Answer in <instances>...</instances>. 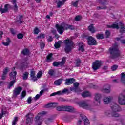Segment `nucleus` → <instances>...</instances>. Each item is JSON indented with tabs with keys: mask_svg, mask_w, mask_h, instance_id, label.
<instances>
[{
	"mask_svg": "<svg viewBox=\"0 0 125 125\" xmlns=\"http://www.w3.org/2000/svg\"><path fill=\"white\" fill-rule=\"evenodd\" d=\"M57 105H58V103H52V108H56L57 107Z\"/></svg>",
	"mask_w": 125,
	"mask_h": 125,
	"instance_id": "60",
	"label": "nucleus"
},
{
	"mask_svg": "<svg viewBox=\"0 0 125 125\" xmlns=\"http://www.w3.org/2000/svg\"><path fill=\"white\" fill-rule=\"evenodd\" d=\"M30 75L33 82H36L38 80L37 77H36V71H35V69H32L30 70Z\"/></svg>",
	"mask_w": 125,
	"mask_h": 125,
	"instance_id": "15",
	"label": "nucleus"
},
{
	"mask_svg": "<svg viewBox=\"0 0 125 125\" xmlns=\"http://www.w3.org/2000/svg\"><path fill=\"white\" fill-rule=\"evenodd\" d=\"M64 111L69 112V113H73V112H75V108L72 106H64Z\"/></svg>",
	"mask_w": 125,
	"mask_h": 125,
	"instance_id": "16",
	"label": "nucleus"
},
{
	"mask_svg": "<svg viewBox=\"0 0 125 125\" xmlns=\"http://www.w3.org/2000/svg\"><path fill=\"white\" fill-rule=\"evenodd\" d=\"M25 117L27 118L26 120V124L31 125L33 123V120L34 119V115L32 113L27 114Z\"/></svg>",
	"mask_w": 125,
	"mask_h": 125,
	"instance_id": "8",
	"label": "nucleus"
},
{
	"mask_svg": "<svg viewBox=\"0 0 125 125\" xmlns=\"http://www.w3.org/2000/svg\"><path fill=\"white\" fill-rule=\"evenodd\" d=\"M62 83V79H59L54 82V84L56 86H58V85H60Z\"/></svg>",
	"mask_w": 125,
	"mask_h": 125,
	"instance_id": "24",
	"label": "nucleus"
},
{
	"mask_svg": "<svg viewBox=\"0 0 125 125\" xmlns=\"http://www.w3.org/2000/svg\"><path fill=\"white\" fill-rule=\"evenodd\" d=\"M40 29L38 27H36L34 28V29L33 30V33L34 35H38L39 33H40Z\"/></svg>",
	"mask_w": 125,
	"mask_h": 125,
	"instance_id": "41",
	"label": "nucleus"
},
{
	"mask_svg": "<svg viewBox=\"0 0 125 125\" xmlns=\"http://www.w3.org/2000/svg\"><path fill=\"white\" fill-rule=\"evenodd\" d=\"M68 30H75V26L73 25H68Z\"/></svg>",
	"mask_w": 125,
	"mask_h": 125,
	"instance_id": "59",
	"label": "nucleus"
},
{
	"mask_svg": "<svg viewBox=\"0 0 125 125\" xmlns=\"http://www.w3.org/2000/svg\"><path fill=\"white\" fill-rule=\"evenodd\" d=\"M102 91L104 92V93H110V86H108L107 88H103Z\"/></svg>",
	"mask_w": 125,
	"mask_h": 125,
	"instance_id": "33",
	"label": "nucleus"
},
{
	"mask_svg": "<svg viewBox=\"0 0 125 125\" xmlns=\"http://www.w3.org/2000/svg\"><path fill=\"white\" fill-rule=\"evenodd\" d=\"M110 28H113L114 29H119V25L117 23H114L111 26Z\"/></svg>",
	"mask_w": 125,
	"mask_h": 125,
	"instance_id": "54",
	"label": "nucleus"
},
{
	"mask_svg": "<svg viewBox=\"0 0 125 125\" xmlns=\"http://www.w3.org/2000/svg\"><path fill=\"white\" fill-rule=\"evenodd\" d=\"M45 124H46V125H49V123H51V122H52V119H51V118H48L46 119L45 121Z\"/></svg>",
	"mask_w": 125,
	"mask_h": 125,
	"instance_id": "50",
	"label": "nucleus"
},
{
	"mask_svg": "<svg viewBox=\"0 0 125 125\" xmlns=\"http://www.w3.org/2000/svg\"><path fill=\"white\" fill-rule=\"evenodd\" d=\"M121 82L125 85V72L121 73Z\"/></svg>",
	"mask_w": 125,
	"mask_h": 125,
	"instance_id": "31",
	"label": "nucleus"
},
{
	"mask_svg": "<svg viewBox=\"0 0 125 125\" xmlns=\"http://www.w3.org/2000/svg\"><path fill=\"white\" fill-rule=\"evenodd\" d=\"M101 98V95L100 94L96 93L95 95V103H97L96 105H100V99Z\"/></svg>",
	"mask_w": 125,
	"mask_h": 125,
	"instance_id": "13",
	"label": "nucleus"
},
{
	"mask_svg": "<svg viewBox=\"0 0 125 125\" xmlns=\"http://www.w3.org/2000/svg\"><path fill=\"white\" fill-rule=\"evenodd\" d=\"M88 29L92 34H94L95 33V29H94V27L93 26V24H90L88 27Z\"/></svg>",
	"mask_w": 125,
	"mask_h": 125,
	"instance_id": "25",
	"label": "nucleus"
},
{
	"mask_svg": "<svg viewBox=\"0 0 125 125\" xmlns=\"http://www.w3.org/2000/svg\"><path fill=\"white\" fill-rule=\"evenodd\" d=\"M15 67H13L12 69V72L9 74L10 82L8 83L7 88V89H10L11 87H12L14 85V83H16V75H17V72L14 71Z\"/></svg>",
	"mask_w": 125,
	"mask_h": 125,
	"instance_id": "1",
	"label": "nucleus"
},
{
	"mask_svg": "<svg viewBox=\"0 0 125 125\" xmlns=\"http://www.w3.org/2000/svg\"><path fill=\"white\" fill-rule=\"evenodd\" d=\"M56 109L57 111H64V105L58 106L56 107Z\"/></svg>",
	"mask_w": 125,
	"mask_h": 125,
	"instance_id": "44",
	"label": "nucleus"
},
{
	"mask_svg": "<svg viewBox=\"0 0 125 125\" xmlns=\"http://www.w3.org/2000/svg\"><path fill=\"white\" fill-rule=\"evenodd\" d=\"M23 90V88L21 86H18L14 89L13 90V95L15 96H17V95H19L20 94V92Z\"/></svg>",
	"mask_w": 125,
	"mask_h": 125,
	"instance_id": "10",
	"label": "nucleus"
},
{
	"mask_svg": "<svg viewBox=\"0 0 125 125\" xmlns=\"http://www.w3.org/2000/svg\"><path fill=\"white\" fill-rule=\"evenodd\" d=\"M12 3L14 5V11H17L18 10V6H17L16 0H12L11 1Z\"/></svg>",
	"mask_w": 125,
	"mask_h": 125,
	"instance_id": "21",
	"label": "nucleus"
},
{
	"mask_svg": "<svg viewBox=\"0 0 125 125\" xmlns=\"http://www.w3.org/2000/svg\"><path fill=\"white\" fill-rule=\"evenodd\" d=\"M97 10H100V9H107V6H98L97 7Z\"/></svg>",
	"mask_w": 125,
	"mask_h": 125,
	"instance_id": "55",
	"label": "nucleus"
},
{
	"mask_svg": "<svg viewBox=\"0 0 125 125\" xmlns=\"http://www.w3.org/2000/svg\"><path fill=\"white\" fill-rule=\"evenodd\" d=\"M18 121V117H15L14 118V120L12 122V125H16V123H17V121Z\"/></svg>",
	"mask_w": 125,
	"mask_h": 125,
	"instance_id": "52",
	"label": "nucleus"
},
{
	"mask_svg": "<svg viewBox=\"0 0 125 125\" xmlns=\"http://www.w3.org/2000/svg\"><path fill=\"white\" fill-rule=\"evenodd\" d=\"M53 55V54H52V53L49 54L46 57L47 60H52V58Z\"/></svg>",
	"mask_w": 125,
	"mask_h": 125,
	"instance_id": "48",
	"label": "nucleus"
},
{
	"mask_svg": "<svg viewBox=\"0 0 125 125\" xmlns=\"http://www.w3.org/2000/svg\"><path fill=\"white\" fill-rule=\"evenodd\" d=\"M53 66L54 67H58V66H60V67H62V66H61V63H60V61L59 62H53Z\"/></svg>",
	"mask_w": 125,
	"mask_h": 125,
	"instance_id": "36",
	"label": "nucleus"
},
{
	"mask_svg": "<svg viewBox=\"0 0 125 125\" xmlns=\"http://www.w3.org/2000/svg\"><path fill=\"white\" fill-rule=\"evenodd\" d=\"M75 21H80V20H81V19H82V16H80V15H78L76 16L75 17Z\"/></svg>",
	"mask_w": 125,
	"mask_h": 125,
	"instance_id": "58",
	"label": "nucleus"
},
{
	"mask_svg": "<svg viewBox=\"0 0 125 125\" xmlns=\"http://www.w3.org/2000/svg\"><path fill=\"white\" fill-rule=\"evenodd\" d=\"M66 60H67V58H66V57H63V58H62V61L60 62V63L61 64V66L62 67H63V66L65 65Z\"/></svg>",
	"mask_w": 125,
	"mask_h": 125,
	"instance_id": "29",
	"label": "nucleus"
},
{
	"mask_svg": "<svg viewBox=\"0 0 125 125\" xmlns=\"http://www.w3.org/2000/svg\"><path fill=\"white\" fill-rule=\"evenodd\" d=\"M80 116L81 117L83 121L84 125H89V120H88V119L87 117H86V116H85V115L81 114Z\"/></svg>",
	"mask_w": 125,
	"mask_h": 125,
	"instance_id": "18",
	"label": "nucleus"
},
{
	"mask_svg": "<svg viewBox=\"0 0 125 125\" xmlns=\"http://www.w3.org/2000/svg\"><path fill=\"white\" fill-rule=\"evenodd\" d=\"M12 7V6L10 4H6L4 5V8H2V7L0 8V12H1V14L3 13H6V12H8V9H11Z\"/></svg>",
	"mask_w": 125,
	"mask_h": 125,
	"instance_id": "7",
	"label": "nucleus"
},
{
	"mask_svg": "<svg viewBox=\"0 0 125 125\" xmlns=\"http://www.w3.org/2000/svg\"><path fill=\"white\" fill-rule=\"evenodd\" d=\"M102 64V61L99 60H96L92 64V68L93 71H96L97 70L99 69L101 67Z\"/></svg>",
	"mask_w": 125,
	"mask_h": 125,
	"instance_id": "5",
	"label": "nucleus"
},
{
	"mask_svg": "<svg viewBox=\"0 0 125 125\" xmlns=\"http://www.w3.org/2000/svg\"><path fill=\"white\" fill-rule=\"evenodd\" d=\"M19 16L20 17L19 18V19L17 21V22L20 23V24H22V23H23V20H22V18H23V16L20 15H19Z\"/></svg>",
	"mask_w": 125,
	"mask_h": 125,
	"instance_id": "46",
	"label": "nucleus"
},
{
	"mask_svg": "<svg viewBox=\"0 0 125 125\" xmlns=\"http://www.w3.org/2000/svg\"><path fill=\"white\" fill-rule=\"evenodd\" d=\"M45 38V35L44 34H40L38 36L36 37L37 40L40 39H44Z\"/></svg>",
	"mask_w": 125,
	"mask_h": 125,
	"instance_id": "42",
	"label": "nucleus"
},
{
	"mask_svg": "<svg viewBox=\"0 0 125 125\" xmlns=\"http://www.w3.org/2000/svg\"><path fill=\"white\" fill-rule=\"evenodd\" d=\"M63 42L65 44V48L64 51L66 53H69L70 51H72V49L74 48V42L72 40L67 38L63 41Z\"/></svg>",
	"mask_w": 125,
	"mask_h": 125,
	"instance_id": "2",
	"label": "nucleus"
},
{
	"mask_svg": "<svg viewBox=\"0 0 125 125\" xmlns=\"http://www.w3.org/2000/svg\"><path fill=\"white\" fill-rule=\"evenodd\" d=\"M104 37H105V38H106V39H108V38H110V30H107L105 31Z\"/></svg>",
	"mask_w": 125,
	"mask_h": 125,
	"instance_id": "45",
	"label": "nucleus"
},
{
	"mask_svg": "<svg viewBox=\"0 0 125 125\" xmlns=\"http://www.w3.org/2000/svg\"><path fill=\"white\" fill-rule=\"evenodd\" d=\"M103 102L104 104H108L110 103V97L104 98Z\"/></svg>",
	"mask_w": 125,
	"mask_h": 125,
	"instance_id": "35",
	"label": "nucleus"
},
{
	"mask_svg": "<svg viewBox=\"0 0 125 125\" xmlns=\"http://www.w3.org/2000/svg\"><path fill=\"white\" fill-rule=\"evenodd\" d=\"M65 4V1H58L57 3V8H60L62 5H64Z\"/></svg>",
	"mask_w": 125,
	"mask_h": 125,
	"instance_id": "28",
	"label": "nucleus"
},
{
	"mask_svg": "<svg viewBox=\"0 0 125 125\" xmlns=\"http://www.w3.org/2000/svg\"><path fill=\"white\" fill-rule=\"evenodd\" d=\"M79 5V1H76L73 3V6L74 7H78V5Z\"/></svg>",
	"mask_w": 125,
	"mask_h": 125,
	"instance_id": "63",
	"label": "nucleus"
},
{
	"mask_svg": "<svg viewBox=\"0 0 125 125\" xmlns=\"http://www.w3.org/2000/svg\"><path fill=\"white\" fill-rule=\"evenodd\" d=\"M78 50L81 51V52H83L84 51V45L79 46Z\"/></svg>",
	"mask_w": 125,
	"mask_h": 125,
	"instance_id": "43",
	"label": "nucleus"
},
{
	"mask_svg": "<svg viewBox=\"0 0 125 125\" xmlns=\"http://www.w3.org/2000/svg\"><path fill=\"white\" fill-rule=\"evenodd\" d=\"M90 93L87 91H85L82 93V97H84V98L85 97H89V96H90Z\"/></svg>",
	"mask_w": 125,
	"mask_h": 125,
	"instance_id": "30",
	"label": "nucleus"
},
{
	"mask_svg": "<svg viewBox=\"0 0 125 125\" xmlns=\"http://www.w3.org/2000/svg\"><path fill=\"white\" fill-rule=\"evenodd\" d=\"M116 41H121V43H123V44H125V39H124L123 37H120V38H116Z\"/></svg>",
	"mask_w": 125,
	"mask_h": 125,
	"instance_id": "37",
	"label": "nucleus"
},
{
	"mask_svg": "<svg viewBox=\"0 0 125 125\" xmlns=\"http://www.w3.org/2000/svg\"><path fill=\"white\" fill-rule=\"evenodd\" d=\"M71 91H75V92H80V88L79 87H73L70 89Z\"/></svg>",
	"mask_w": 125,
	"mask_h": 125,
	"instance_id": "39",
	"label": "nucleus"
},
{
	"mask_svg": "<svg viewBox=\"0 0 125 125\" xmlns=\"http://www.w3.org/2000/svg\"><path fill=\"white\" fill-rule=\"evenodd\" d=\"M28 62H27V61L22 62L20 66V70H23L24 68L28 66Z\"/></svg>",
	"mask_w": 125,
	"mask_h": 125,
	"instance_id": "20",
	"label": "nucleus"
},
{
	"mask_svg": "<svg viewBox=\"0 0 125 125\" xmlns=\"http://www.w3.org/2000/svg\"><path fill=\"white\" fill-rule=\"evenodd\" d=\"M118 103L120 105H125V95L121 94L118 97Z\"/></svg>",
	"mask_w": 125,
	"mask_h": 125,
	"instance_id": "11",
	"label": "nucleus"
},
{
	"mask_svg": "<svg viewBox=\"0 0 125 125\" xmlns=\"http://www.w3.org/2000/svg\"><path fill=\"white\" fill-rule=\"evenodd\" d=\"M101 4H102V5H106L107 4H108V2H107L106 0L105 1H102L101 2Z\"/></svg>",
	"mask_w": 125,
	"mask_h": 125,
	"instance_id": "62",
	"label": "nucleus"
},
{
	"mask_svg": "<svg viewBox=\"0 0 125 125\" xmlns=\"http://www.w3.org/2000/svg\"><path fill=\"white\" fill-rule=\"evenodd\" d=\"M48 75L51 77H52L54 75V70L53 69H50L48 72Z\"/></svg>",
	"mask_w": 125,
	"mask_h": 125,
	"instance_id": "49",
	"label": "nucleus"
},
{
	"mask_svg": "<svg viewBox=\"0 0 125 125\" xmlns=\"http://www.w3.org/2000/svg\"><path fill=\"white\" fill-rule=\"evenodd\" d=\"M56 27L59 34H60V35H63V33H64V31H65L63 25H62V24L60 25L56 24Z\"/></svg>",
	"mask_w": 125,
	"mask_h": 125,
	"instance_id": "14",
	"label": "nucleus"
},
{
	"mask_svg": "<svg viewBox=\"0 0 125 125\" xmlns=\"http://www.w3.org/2000/svg\"><path fill=\"white\" fill-rule=\"evenodd\" d=\"M81 64H82V60H81V59L78 58L75 60V65L76 67H80Z\"/></svg>",
	"mask_w": 125,
	"mask_h": 125,
	"instance_id": "27",
	"label": "nucleus"
},
{
	"mask_svg": "<svg viewBox=\"0 0 125 125\" xmlns=\"http://www.w3.org/2000/svg\"><path fill=\"white\" fill-rule=\"evenodd\" d=\"M29 77V73L28 71L25 72L23 74V79L24 81H27L28 80V78Z\"/></svg>",
	"mask_w": 125,
	"mask_h": 125,
	"instance_id": "32",
	"label": "nucleus"
},
{
	"mask_svg": "<svg viewBox=\"0 0 125 125\" xmlns=\"http://www.w3.org/2000/svg\"><path fill=\"white\" fill-rule=\"evenodd\" d=\"M55 95H60V92L59 91L52 93L50 95V96H55Z\"/></svg>",
	"mask_w": 125,
	"mask_h": 125,
	"instance_id": "53",
	"label": "nucleus"
},
{
	"mask_svg": "<svg viewBox=\"0 0 125 125\" xmlns=\"http://www.w3.org/2000/svg\"><path fill=\"white\" fill-rule=\"evenodd\" d=\"M117 69H118V65H113L112 67H111V70L112 71H116V70H117Z\"/></svg>",
	"mask_w": 125,
	"mask_h": 125,
	"instance_id": "61",
	"label": "nucleus"
},
{
	"mask_svg": "<svg viewBox=\"0 0 125 125\" xmlns=\"http://www.w3.org/2000/svg\"><path fill=\"white\" fill-rule=\"evenodd\" d=\"M21 54H22V55L27 56L30 54V50L29 49L26 48L22 50L21 52Z\"/></svg>",
	"mask_w": 125,
	"mask_h": 125,
	"instance_id": "19",
	"label": "nucleus"
},
{
	"mask_svg": "<svg viewBox=\"0 0 125 125\" xmlns=\"http://www.w3.org/2000/svg\"><path fill=\"white\" fill-rule=\"evenodd\" d=\"M78 105L80 107L83 108V109H88L89 108V106L88 104L85 102H79L78 103Z\"/></svg>",
	"mask_w": 125,
	"mask_h": 125,
	"instance_id": "17",
	"label": "nucleus"
},
{
	"mask_svg": "<svg viewBox=\"0 0 125 125\" xmlns=\"http://www.w3.org/2000/svg\"><path fill=\"white\" fill-rule=\"evenodd\" d=\"M60 95H62L63 93H67L69 92V90L67 88H64L63 90L62 91H59Z\"/></svg>",
	"mask_w": 125,
	"mask_h": 125,
	"instance_id": "40",
	"label": "nucleus"
},
{
	"mask_svg": "<svg viewBox=\"0 0 125 125\" xmlns=\"http://www.w3.org/2000/svg\"><path fill=\"white\" fill-rule=\"evenodd\" d=\"M9 72V68L6 67L3 70V73L1 75V80L2 81H4L6 79V76L7 73Z\"/></svg>",
	"mask_w": 125,
	"mask_h": 125,
	"instance_id": "9",
	"label": "nucleus"
},
{
	"mask_svg": "<svg viewBox=\"0 0 125 125\" xmlns=\"http://www.w3.org/2000/svg\"><path fill=\"white\" fill-rule=\"evenodd\" d=\"M87 42L88 45H96L97 44V41L91 36L88 37Z\"/></svg>",
	"mask_w": 125,
	"mask_h": 125,
	"instance_id": "6",
	"label": "nucleus"
},
{
	"mask_svg": "<svg viewBox=\"0 0 125 125\" xmlns=\"http://www.w3.org/2000/svg\"><path fill=\"white\" fill-rule=\"evenodd\" d=\"M27 102L28 104H31L32 103V97H29L27 99Z\"/></svg>",
	"mask_w": 125,
	"mask_h": 125,
	"instance_id": "64",
	"label": "nucleus"
},
{
	"mask_svg": "<svg viewBox=\"0 0 125 125\" xmlns=\"http://www.w3.org/2000/svg\"><path fill=\"white\" fill-rule=\"evenodd\" d=\"M74 82H76V79L74 78H67L65 79L64 84L65 85H71V84L74 83Z\"/></svg>",
	"mask_w": 125,
	"mask_h": 125,
	"instance_id": "12",
	"label": "nucleus"
},
{
	"mask_svg": "<svg viewBox=\"0 0 125 125\" xmlns=\"http://www.w3.org/2000/svg\"><path fill=\"white\" fill-rule=\"evenodd\" d=\"M17 39H19V40H22L23 38H24V35L21 33H19L17 35Z\"/></svg>",
	"mask_w": 125,
	"mask_h": 125,
	"instance_id": "47",
	"label": "nucleus"
},
{
	"mask_svg": "<svg viewBox=\"0 0 125 125\" xmlns=\"http://www.w3.org/2000/svg\"><path fill=\"white\" fill-rule=\"evenodd\" d=\"M96 38H97V40H103L104 39V34H103V33H98L96 35Z\"/></svg>",
	"mask_w": 125,
	"mask_h": 125,
	"instance_id": "26",
	"label": "nucleus"
},
{
	"mask_svg": "<svg viewBox=\"0 0 125 125\" xmlns=\"http://www.w3.org/2000/svg\"><path fill=\"white\" fill-rule=\"evenodd\" d=\"M21 95L22 98H25L26 95H27V92L25 90L22 91Z\"/></svg>",
	"mask_w": 125,
	"mask_h": 125,
	"instance_id": "51",
	"label": "nucleus"
},
{
	"mask_svg": "<svg viewBox=\"0 0 125 125\" xmlns=\"http://www.w3.org/2000/svg\"><path fill=\"white\" fill-rule=\"evenodd\" d=\"M121 53L119 50V48L118 46L115 45L112 49H110V57L115 59V58H118L120 57Z\"/></svg>",
	"mask_w": 125,
	"mask_h": 125,
	"instance_id": "3",
	"label": "nucleus"
},
{
	"mask_svg": "<svg viewBox=\"0 0 125 125\" xmlns=\"http://www.w3.org/2000/svg\"><path fill=\"white\" fill-rule=\"evenodd\" d=\"M6 41V42H2V44H3V45H4V46H8V45H9V44L10 43V39H9V38L7 37Z\"/></svg>",
	"mask_w": 125,
	"mask_h": 125,
	"instance_id": "23",
	"label": "nucleus"
},
{
	"mask_svg": "<svg viewBox=\"0 0 125 125\" xmlns=\"http://www.w3.org/2000/svg\"><path fill=\"white\" fill-rule=\"evenodd\" d=\"M62 43V41L60 40L58 41L54 45L55 48H60V44Z\"/></svg>",
	"mask_w": 125,
	"mask_h": 125,
	"instance_id": "34",
	"label": "nucleus"
},
{
	"mask_svg": "<svg viewBox=\"0 0 125 125\" xmlns=\"http://www.w3.org/2000/svg\"><path fill=\"white\" fill-rule=\"evenodd\" d=\"M62 27L64 28V30H66V31H67V30H68V27H69V24L65 23V22H62Z\"/></svg>",
	"mask_w": 125,
	"mask_h": 125,
	"instance_id": "38",
	"label": "nucleus"
},
{
	"mask_svg": "<svg viewBox=\"0 0 125 125\" xmlns=\"http://www.w3.org/2000/svg\"><path fill=\"white\" fill-rule=\"evenodd\" d=\"M110 104H111V107L112 111H114L113 116L114 117H119L120 115L119 114L117 113L116 112H119L121 110V108L119 105H117L114 103L110 102Z\"/></svg>",
	"mask_w": 125,
	"mask_h": 125,
	"instance_id": "4",
	"label": "nucleus"
},
{
	"mask_svg": "<svg viewBox=\"0 0 125 125\" xmlns=\"http://www.w3.org/2000/svg\"><path fill=\"white\" fill-rule=\"evenodd\" d=\"M119 26H120V32L121 33H125V26L123 22L119 23Z\"/></svg>",
	"mask_w": 125,
	"mask_h": 125,
	"instance_id": "22",
	"label": "nucleus"
},
{
	"mask_svg": "<svg viewBox=\"0 0 125 125\" xmlns=\"http://www.w3.org/2000/svg\"><path fill=\"white\" fill-rule=\"evenodd\" d=\"M47 41L48 42H52V41H53V38L52 37V36H49L47 38Z\"/></svg>",
	"mask_w": 125,
	"mask_h": 125,
	"instance_id": "57",
	"label": "nucleus"
},
{
	"mask_svg": "<svg viewBox=\"0 0 125 125\" xmlns=\"http://www.w3.org/2000/svg\"><path fill=\"white\" fill-rule=\"evenodd\" d=\"M42 76V71H40L37 74V78H41Z\"/></svg>",
	"mask_w": 125,
	"mask_h": 125,
	"instance_id": "56",
	"label": "nucleus"
}]
</instances>
